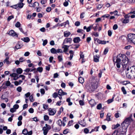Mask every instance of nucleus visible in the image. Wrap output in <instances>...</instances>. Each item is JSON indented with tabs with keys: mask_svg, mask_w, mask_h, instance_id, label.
Returning <instances> with one entry per match:
<instances>
[{
	"mask_svg": "<svg viewBox=\"0 0 135 135\" xmlns=\"http://www.w3.org/2000/svg\"><path fill=\"white\" fill-rule=\"evenodd\" d=\"M128 41L130 42L134 43L135 41V34L130 33L128 35Z\"/></svg>",
	"mask_w": 135,
	"mask_h": 135,
	"instance_id": "nucleus-4",
	"label": "nucleus"
},
{
	"mask_svg": "<svg viewBox=\"0 0 135 135\" xmlns=\"http://www.w3.org/2000/svg\"><path fill=\"white\" fill-rule=\"evenodd\" d=\"M63 45V46L62 47V48L64 49V52H66L68 50L69 46L65 45Z\"/></svg>",
	"mask_w": 135,
	"mask_h": 135,
	"instance_id": "nucleus-10",
	"label": "nucleus"
},
{
	"mask_svg": "<svg viewBox=\"0 0 135 135\" xmlns=\"http://www.w3.org/2000/svg\"><path fill=\"white\" fill-rule=\"evenodd\" d=\"M118 27V26L117 24H115L113 27V29L114 30L117 29Z\"/></svg>",
	"mask_w": 135,
	"mask_h": 135,
	"instance_id": "nucleus-61",
	"label": "nucleus"
},
{
	"mask_svg": "<svg viewBox=\"0 0 135 135\" xmlns=\"http://www.w3.org/2000/svg\"><path fill=\"white\" fill-rule=\"evenodd\" d=\"M43 108L45 110L47 109L48 108V106L47 105L45 104H43Z\"/></svg>",
	"mask_w": 135,
	"mask_h": 135,
	"instance_id": "nucleus-36",
	"label": "nucleus"
},
{
	"mask_svg": "<svg viewBox=\"0 0 135 135\" xmlns=\"http://www.w3.org/2000/svg\"><path fill=\"white\" fill-rule=\"evenodd\" d=\"M133 11V9H132V11H131L128 14V15H126L125 16V17H129L130 16V14H135V11Z\"/></svg>",
	"mask_w": 135,
	"mask_h": 135,
	"instance_id": "nucleus-23",
	"label": "nucleus"
},
{
	"mask_svg": "<svg viewBox=\"0 0 135 135\" xmlns=\"http://www.w3.org/2000/svg\"><path fill=\"white\" fill-rule=\"evenodd\" d=\"M14 18V16L13 15H12L8 17L7 18V21H9L11 19Z\"/></svg>",
	"mask_w": 135,
	"mask_h": 135,
	"instance_id": "nucleus-44",
	"label": "nucleus"
},
{
	"mask_svg": "<svg viewBox=\"0 0 135 135\" xmlns=\"http://www.w3.org/2000/svg\"><path fill=\"white\" fill-rule=\"evenodd\" d=\"M80 22L78 21L75 22V25L77 26H79L80 25Z\"/></svg>",
	"mask_w": 135,
	"mask_h": 135,
	"instance_id": "nucleus-58",
	"label": "nucleus"
},
{
	"mask_svg": "<svg viewBox=\"0 0 135 135\" xmlns=\"http://www.w3.org/2000/svg\"><path fill=\"white\" fill-rule=\"evenodd\" d=\"M121 90L124 94H127L126 91L124 87H122Z\"/></svg>",
	"mask_w": 135,
	"mask_h": 135,
	"instance_id": "nucleus-29",
	"label": "nucleus"
},
{
	"mask_svg": "<svg viewBox=\"0 0 135 135\" xmlns=\"http://www.w3.org/2000/svg\"><path fill=\"white\" fill-rule=\"evenodd\" d=\"M89 130L87 128H85L84 129V132L86 134L88 133H89Z\"/></svg>",
	"mask_w": 135,
	"mask_h": 135,
	"instance_id": "nucleus-53",
	"label": "nucleus"
},
{
	"mask_svg": "<svg viewBox=\"0 0 135 135\" xmlns=\"http://www.w3.org/2000/svg\"><path fill=\"white\" fill-rule=\"evenodd\" d=\"M51 128V127L50 126H47V127H44L43 128V129H46L49 131Z\"/></svg>",
	"mask_w": 135,
	"mask_h": 135,
	"instance_id": "nucleus-33",
	"label": "nucleus"
},
{
	"mask_svg": "<svg viewBox=\"0 0 135 135\" xmlns=\"http://www.w3.org/2000/svg\"><path fill=\"white\" fill-rule=\"evenodd\" d=\"M121 126L122 130L121 129L119 130L120 134H124L125 133L126 129L129 126V125L124 122L123 121L121 124Z\"/></svg>",
	"mask_w": 135,
	"mask_h": 135,
	"instance_id": "nucleus-2",
	"label": "nucleus"
},
{
	"mask_svg": "<svg viewBox=\"0 0 135 135\" xmlns=\"http://www.w3.org/2000/svg\"><path fill=\"white\" fill-rule=\"evenodd\" d=\"M132 115H130L129 117L126 118L124 121L129 126L131 123L133 121V120L132 118Z\"/></svg>",
	"mask_w": 135,
	"mask_h": 135,
	"instance_id": "nucleus-5",
	"label": "nucleus"
},
{
	"mask_svg": "<svg viewBox=\"0 0 135 135\" xmlns=\"http://www.w3.org/2000/svg\"><path fill=\"white\" fill-rule=\"evenodd\" d=\"M69 53L70 54V60H71L73 58L74 54V52L72 50H70L69 51Z\"/></svg>",
	"mask_w": 135,
	"mask_h": 135,
	"instance_id": "nucleus-22",
	"label": "nucleus"
},
{
	"mask_svg": "<svg viewBox=\"0 0 135 135\" xmlns=\"http://www.w3.org/2000/svg\"><path fill=\"white\" fill-rule=\"evenodd\" d=\"M49 114L50 115H54L56 113V111L55 109L49 108L48 109Z\"/></svg>",
	"mask_w": 135,
	"mask_h": 135,
	"instance_id": "nucleus-7",
	"label": "nucleus"
},
{
	"mask_svg": "<svg viewBox=\"0 0 135 135\" xmlns=\"http://www.w3.org/2000/svg\"><path fill=\"white\" fill-rule=\"evenodd\" d=\"M79 103L81 105H83L84 104V102L82 100H80L79 101Z\"/></svg>",
	"mask_w": 135,
	"mask_h": 135,
	"instance_id": "nucleus-51",
	"label": "nucleus"
},
{
	"mask_svg": "<svg viewBox=\"0 0 135 135\" xmlns=\"http://www.w3.org/2000/svg\"><path fill=\"white\" fill-rule=\"evenodd\" d=\"M120 126V125L118 123L116 125H113L112 126V129H115Z\"/></svg>",
	"mask_w": 135,
	"mask_h": 135,
	"instance_id": "nucleus-18",
	"label": "nucleus"
},
{
	"mask_svg": "<svg viewBox=\"0 0 135 135\" xmlns=\"http://www.w3.org/2000/svg\"><path fill=\"white\" fill-rule=\"evenodd\" d=\"M17 90L19 92H21L22 91V88L21 87L19 86L17 88Z\"/></svg>",
	"mask_w": 135,
	"mask_h": 135,
	"instance_id": "nucleus-56",
	"label": "nucleus"
},
{
	"mask_svg": "<svg viewBox=\"0 0 135 135\" xmlns=\"http://www.w3.org/2000/svg\"><path fill=\"white\" fill-rule=\"evenodd\" d=\"M47 2V0H41V3L42 4H44L46 3Z\"/></svg>",
	"mask_w": 135,
	"mask_h": 135,
	"instance_id": "nucleus-45",
	"label": "nucleus"
},
{
	"mask_svg": "<svg viewBox=\"0 0 135 135\" xmlns=\"http://www.w3.org/2000/svg\"><path fill=\"white\" fill-rule=\"evenodd\" d=\"M69 130L68 129H66L63 131V133L64 134H66L69 132Z\"/></svg>",
	"mask_w": 135,
	"mask_h": 135,
	"instance_id": "nucleus-28",
	"label": "nucleus"
},
{
	"mask_svg": "<svg viewBox=\"0 0 135 135\" xmlns=\"http://www.w3.org/2000/svg\"><path fill=\"white\" fill-rule=\"evenodd\" d=\"M116 58L117 67L119 68L120 64L121 65L124 70H127L126 73L127 77L131 78L133 76L135 78V66H132L130 68L128 67V59L126 56L124 54H119Z\"/></svg>",
	"mask_w": 135,
	"mask_h": 135,
	"instance_id": "nucleus-1",
	"label": "nucleus"
},
{
	"mask_svg": "<svg viewBox=\"0 0 135 135\" xmlns=\"http://www.w3.org/2000/svg\"><path fill=\"white\" fill-rule=\"evenodd\" d=\"M1 106L3 108H5L6 105L5 104L2 103L1 104Z\"/></svg>",
	"mask_w": 135,
	"mask_h": 135,
	"instance_id": "nucleus-64",
	"label": "nucleus"
},
{
	"mask_svg": "<svg viewBox=\"0 0 135 135\" xmlns=\"http://www.w3.org/2000/svg\"><path fill=\"white\" fill-rule=\"evenodd\" d=\"M80 41V39L79 37H75L73 39V41L75 43H78Z\"/></svg>",
	"mask_w": 135,
	"mask_h": 135,
	"instance_id": "nucleus-12",
	"label": "nucleus"
},
{
	"mask_svg": "<svg viewBox=\"0 0 135 135\" xmlns=\"http://www.w3.org/2000/svg\"><path fill=\"white\" fill-rule=\"evenodd\" d=\"M57 51V53H62L63 52L62 51V50L61 49H57L56 50Z\"/></svg>",
	"mask_w": 135,
	"mask_h": 135,
	"instance_id": "nucleus-63",
	"label": "nucleus"
},
{
	"mask_svg": "<svg viewBox=\"0 0 135 135\" xmlns=\"http://www.w3.org/2000/svg\"><path fill=\"white\" fill-rule=\"evenodd\" d=\"M40 92L41 94L44 95L45 93V91L44 89H40Z\"/></svg>",
	"mask_w": 135,
	"mask_h": 135,
	"instance_id": "nucleus-54",
	"label": "nucleus"
},
{
	"mask_svg": "<svg viewBox=\"0 0 135 135\" xmlns=\"http://www.w3.org/2000/svg\"><path fill=\"white\" fill-rule=\"evenodd\" d=\"M21 48V45L20 44L16 45L15 47V51H16V49H15V48L16 49H20Z\"/></svg>",
	"mask_w": 135,
	"mask_h": 135,
	"instance_id": "nucleus-34",
	"label": "nucleus"
},
{
	"mask_svg": "<svg viewBox=\"0 0 135 135\" xmlns=\"http://www.w3.org/2000/svg\"><path fill=\"white\" fill-rule=\"evenodd\" d=\"M25 76L24 75H20L19 76H18V78H22V79L23 80L25 79Z\"/></svg>",
	"mask_w": 135,
	"mask_h": 135,
	"instance_id": "nucleus-59",
	"label": "nucleus"
},
{
	"mask_svg": "<svg viewBox=\"0 0 135 135\" xmlns=\"http://www.w3.org/2000/svg\"><path fill=\"white\" fill-rule=\"evenodd\" d=\"M93 25L94 24L88 27L86 29V31L87 32H89L90 31V30L92 28V27H93Z\"/></svg>",
	"mask_w": 135,
	"mask_h": 135,
	"instance_id": "nucleus-26",
	"label": "nucleus"
},
{
	"mask_svg": "<svg viewBox=\"0 0 135 135\" xmlns=\"http://www.w3.org/2000/svg\"><path fill=\"white\" fill-rule=\"evenodd\" d=\"M108 51V50L107 48H105L103 52L104 54H106L107 53Z\"/></svg>",
	"mask_w": 135,
	"mask_h": 135,
	"instance_id": "nucleus-55",
	"label": "nucleus"
},
{
	"mask_svg": "<svg viewBox=\"0 0 135 135\" xmlns=\"http://www.w3.org/2000/svg\"><path fill=\"white\" fill-rule=\"evenodd\" d=\"M58 94L59 95H63L67 94V93L66 92H64L61 89H60L58 92Z\"/></svg>",
	"mask_w": 135,
	"mask_h": 135,
	"instance_id": "nucleus-14",
	"label": "nucleus"
},
{
	"mask_svg": "<svg viewBox=\"0 0 135 135\" xmlns=\"http://www.w3.org/2000/svg\"><path fill=\"white\" fill-rule=\"evenodd\" d=\"M119 132L118 130H115L114 132L112 135H117V133Z\"/></svg>",
	"mask_w": 135,
	"mask_h": 135,
	"instance_id": "nucleus-46",
	"label": "nucleus"
},
{
	"mask_svg": "<svg viewBox=\"0 0 135 135\" xmlns=\"http://www.w3.org/2000/svg\"><path fill=\"white\" fill-rule=\"evenodd\" d=\"M84 32V30L80 29H78L77 31V32L78 33H83Z\"/></svg>",
	"mask_w": 135,
	"mask_h": 135,
	"instance_id": "nucleus-48",
	"label": "nucleus"
},
{
	"mask_svg": "<svg viewBox=\"0 0 135 135\" xmlns=\"http://www.w3.org/2000/svg\"><path fill=\"white\" fill-rule=\"evenodd\" d=\"M58 59L59 61H61L63 60L62 55L59 56H58Z\"/></svg>",
	"mask_w": 135,
	"mask_h": 135,
	"instance_id": "nucleus-38",
	"label": "nucleus"
},
{
	"mask_svg": "<svg viewBox=\"0 0 135 135\" xmlns=\"http://www.w3.org/2000/svg\"><path fill=\"white\" fill-rule=\"evenodd\" d=\"M99 127H96L94 128V129H92L91 130V131L90 132V133L92 132H93V131H98V128H99Z\"/></svg>",
	"mask_w": 135,
	"mask_h": 135,
	"instance_id": "nucleus-27",
	"label": "nucleus"
},
{
	"mask_svg": "<svg viewBox=\"0 0 135 135\" xmlns=\"http://www.w3.org/2000/svg\"><path fill=\"white\" fill-rule=\"evenodd\" d=\"M80 58L84 59V55L83 54V53L82 52H80Z\"/></svg>",
	"mask_w": 135,
	"mask_h": 135,
	"instance_id": "nucleus-52",
	"label": "nucleus"
},
{
	"mask_svg": "<svg viewBox=\"0 0 135 135\" xmlns=\"http://www.w3.org/2000/svg\"><path fill=\"white\" fill-rule=\"evenodd\" d=\"M78 80L79 82L81 84L83 83L84 82V79L82 77L79 78H78Z\"/></svg>",
	"mask_w": 135,
	"mask_h": 135,
	"instance_id": "nucleus-19",
	"label": "nucleus"
},
{
	"mask_svg": "<svg viewBox=\"0 0 135 135\" xmlns=\"http://www.w3.org/2000/svg\"><path fill=\"white\" fill-rule=\"evenodd\" d=\"M37 71L40 73H41L43 71V68L42 67H39L37 69Z\"/></svg>",
	"mask_w": 135,
	"mask_h": 135,
	"instance_id": "nucleus-35",
	"label": "nucleus"
},
{
	"mask_svg": "<svg viewBox=\"0 0 135 135\" xmlns=\"http://www.w3.org/2000/svg\"><path fill=\"white\" fill-rule=\"evenodd\" d=\"M10 76H11L13 77L14 78H16L17 76H18V75L16 73H13L12 74H11L10 75Z\"/></svg>",
	"mask_w": 135,
	"mask_h": 135,
	"instance_id": "nucleus-32",
	"label": "nucleus"
},
{
	"mask_svg": "<svg viewBox=\"0 0 135 135\" xmlns=\"http://www.w3.org/2000/svg\"><path fill=\"white\" fill-rule=\"evenodd\" d=\"M111 116V114L110 113H108L107 114V118L105 119V120H107L108 121H109L110 120V117Z\"/></svg>",
	"mask_w": 135,
	"mask_h": 135,
	"instance_id": "nucleus-17",
	"label": "nucleus"
},
{
	"mask_svg": "<svg viewBox=\"0 0 135 135\" xmlns=\"http://www.w3.org/2000/svg\"><path fill=\"white\" fill-rule=\"evenodd\" d=\"M22 133L23 134L26 135L27 134L28 131L27 129H25L23 130Z\"/></svg>",
	"mask_w": 135,
	"mask_h": 135,
	"instance_id": "nucleus-31",
	"label": "nucleus"
},
{
	"mask_svg": "<svg viewBox=\"0 0 135 135\" xmlns=\"http://www.w3.org/2000/svg\"><path fill=\"white\" fill-rule=\"evenodd\" d=\"M89 103L91 105V107H93V106L95 105L96 104L95 100L93 99H91L89 101Z\"/></svg>",
	"mask_w": 135,
	"mask_h": 135,
	"instance_id": "nucleus-11",
	"label": "nucleus"
},
{
	"mask_svg": "<svg viewBox=\"0 0 135 135\" xmlns=\"http://www.w3.org/2000/svg\"><path fill=\"white\" fill-rule=\"evenodd\" d=\"M50 52L51 53L53 54H55L57 53L56 50L54 48H52L50 50Z\"/></svg>",
	"mask_w": 135,
	"mask_h": 135,
	"instance_id": "nucleus-20",
	"label": "nucleus"
},
{
	"mask_svg": "<svg viewBox=\"0 0 135 135\" xmlns=\"http://www.w3.org/2000/svg\"><path fill=\"white\" fill-rule=\"evenodd\" d=\"M102 107V105L101 103L99 104L97 106V109H100Z\"/></svg>",
	"mask_w": 135,
	"mask_h": 135,
	"instance_id": "nucleus-39",
	"label": "nucleus"
},
{
	"mask_svg": "<svg viewBox=\"0 0 135 135\" xmlns=\"http://www.w3.org/2000/svg\"><path fill=\"white\" fill-rule=\"evenodd\" d=\"M57 124L59 126H61L62 125V122L61 119H59L57 122Z\"/></svg>",
	"mask_w": 135,
	"mask_h": 135,
	"instance_id": "nucleus-25",
	"label": "nucleus"
},
{
	"mask_svg": "<svg viewBox=\"0 0 135 135\" xmlns=\"http://www.w3.org/2000/svg\"><path fill=\"white\" fill-rule=\"evenodd\" d=\"M19 107V106L18 104H15L13 106V108L16 110L18 109Z\"/></svg>",
	"mask_w": 135,
	"mask_h": 135,
	"instance_id": "nucleus-57",
	"label": "nucleus"
},
{
	"mask_svg": "<svg viewBox=\"0 0 135 135\" xmlns=\"http://www.w3.org/2000/svg\"><path fill=\"white\" fill-rule=\"evenodd\" d=\"M129 22V20L127 18H125L123 21V23H128Z\"/></svg>",
	"mask_w": 135,
	"mask_h": 135,
	"instance_id": "nucleus-40",
	"label": "nucleus"
},
{
	"mask_svg": "<svg viewBox=\"0 0 135 135\" xmlns=\"http://www.w3.org/2000/svg\"><path fill=\"white\" fill-rule=\"evenodd\" d=\"M86 88L89 92H91L97 88V86L94 83H92L90 85H87Z\"/></svg>",
	"mask_w": 135,
	"mask_h": 135,
	"instance_id": "nucleus-3",
	"label": "nucleus"
},
{
	"mask_svg": "<svg viewBox=\"0 0 135 135\" xmlns=\"http://www.w3.org/2000/svg\"><path fill=\"white\" fill-rule=\"evenodd\" d=\"M29 112L30 113H33L34 112V110L32 108H30L29 110Z\"/></svg>",
	"mask_w": 135,
	"mask_h": 135,
	"instance_id": "nucleus-62",
	"label": "nucleus"
},
{
	"mask_svg": "<svg viewBox=\"0 0 135 135\" xmlns=\"http://www.w3.org/2000/svg\"><path fill=\"white\" fill-rule=\"evenodd\" d=\"M16 71L17 74H20L22 73V70L21 68H19L17 69Z\"/></svg>",
	"mask_w": 135,
	"mask_h": 135,
	"instance_id": "nucleus-21",
	"label": "nucleus"
},
{
	"mask_svg": "<svg viewBox=\"0 0 135 135\" xmlns=\"http://www.w3.org/2000/svg\"><path fill=\"white\" fill-rule=\"evenodd\" d=\"M7 33L9 35L12 36H16L17 37L18 36L17 34L13 30H11L9 31Z\"/></svg>",
	"mask_w": 135,
	"mask_h": 135,
	"instance_id": "nucleus-8",
	"label": "nucleus"
},
{
	"mask_svg": "<svg viewBox=\"0 0 135 135\" xmlns=\"http://www.w3.org/2000/svg\"><path fill=\"white\" fill-rule=\"evenodd\" d=\"M9 59V56H7L6 57V58L4 59L3 61V62L4 63H6L7 64H10V62L8 60Z\"/></svg>",
	"mask_w": 135,
	"mask_h": 135,
	"instance_id": "nucleus-16",
	"label": "nucleus"
},
{
	"mask_svg": "<svg viewBox=\"0 0 135 135\" xmlns=\"http://www.w3.org/2000/svg\"><path fill=\"white\" fill-rule=\"evenodd\" d=\"M11 83L8 80V81H7L6 83V85L7 86H9L11 84Z\"/></svg>",
	"mask_w": 135,
	"mask_h": 135,
	"instance_id": "nucleus-60",
	"label": "nucleus"
},
{
	"mask_svg": "<svg viewBox=\"0 0 135 135\" xmlns=\"http://www.w3.org/2000/svg\"><path fill=\"white\" fill-rule=\"evenodd\" d=\"M47 43V41L46 39L43 41L42 45L44 46H45Z\"/></svg>",
	"mask_w": 135,
	"mask_h": 135,
	"instance_id": "nucleus-43",
	"label": "nucleus"
},
{
	"mask_svg": "<svg viewBox=\"0 0 135 135\" xmlns=\"http://www.w3.org/2000/svg\"><path fill=\"white\" fill-rule=\"evenodd\" d=\"M64 36L66 37L69 36L70 35L71 33L69 31H66L64 32Z\"/></svg>",
	"mask_w": 135,
	"mask_h": 135,
	"instance_id": "nucleus-15",
	"label": "nucleus"
},
{
	"mask_svg": "<svg viewBox=\"0 0 135 135\" xmlns=\"http://www.w3.org/2000/svg\"><path fill=\"white\" fill-rule=\"evenodd\" d=\"M99 55H96L94 56V60L95 62H98L99 61Z\"/></svg>",
	"mask_w": 135,
	"mask_h": 135,
	"instance_id": "nucleus-9",
	"label": "nucleus"
},
{
	"mask_svg": "<svg viewBox=\"0 0 135 135\" xmlns=\"http://www.w3.org/2000/svg\"><path fill=\"white\" fill-rule=\"evenodd\" d=\"M72 41V39L71 38H65L64 40L62 45H65L66 44H71Z\"/></svg>",
	"mask_w": 135,
	"mask_h": 135,
	"instance_id": "nucleus-6",
	"label": "nucleus"
},
{
	"mask_svg": "<svg viewBox=\"0 0 135 135\" xmlns=\"http://www.w3.org/2000/svg\"><path fill=\"white\" fill-rule=\"evenodd\" d=\"M53 97L55 98H56L57 97V93H54L52 95Z\"/></svg>",
	"mask_w": 135,
	"mask_h": 135,
	"instance_id": "nucleus-50",
	"label": "nucleus"
},
{
	"mask_svg": "<svg viewBox=\"0 0 135 135\" xmlns=\"http://www.w3.org/2000/svg\"><path fill=\"white\" fill-rule=\"evenodd\" d=\"M42 130L44 131V135H46L47 134V133H48V131H47V130L46 129H43Z\"/></svg>",
	"mask_w": 135,
	"mask_h": 135,
	"instance_id": "nucleus-49",
	"label": "nucleus"
},
{
	"mask_svg": "<svg viewBox=\"0 0 135 135\" xmlns=\"http://www.w3.org/2000/svg\"><path fill=\"white\" fill-rule=\"evenodd\" d=\"M49 117L47 115H45L44 116V119L45 120H48L49 119Z\"/></svg>",
	"mask_w": 135,
	"mask_h": 135,
	"instance_id": "nucleus-42",
	"label": "nucleus"
},
{
	"mask_svg": "<svg viewBox=\"0 0 135 135\" xmlns=\"http://www.w3.org/2000/svg\"><path fill=\"white\" fill-rule=\"evenodd\" d=\"M114 98V97H113L111 99H109L107 101V103L108 104H109L112 103L113 100V99Z\"/></svg>",
	"mask_w": 135,
	"mask_h": 135,
	"instance_id": "nucleus-37",
	"label": "nucleus"
},
{
	"mask_svg": "<svg viewBox=\"0 0 135 135\" xmlns=\"http://www.w3.org/2000/svg\"><path fill=\"white\" fill-rule=\"evenodd\" d=\"M21 25L20 23L18 22H17L16 23L15 26L16 27H19Z\"/></svg>",
	"mask_w": 135,
	"mask_h": 135,
	"instance_id": "nucleus-41",
	"label": "nucleus"
},
{
	"mask_svg": "<svg viewBox=\"0 0 135 135\" xmlns=\"http://www.w3.org/2000/svg\"><path fill=\"white\" fill-rule=\"evenodd\" d=\"M17 5L18 7L20 8H22L23 7L24 4L22 3H19L17 4Z\"/></svg>",
	"mask_w": 135,
	"mask_h": 135,
	"instance_id": "nucleus-24",
	"label": "nucleus"
},
{
	"mask_svg": "<svg viewBox=\"0 0 135 135\" xmlns=\"http://www.w3.org/2000/svg\"><path fill=\"white\" fill-rule=\"evenodd\" d=\"M29 99L31 102H33L34 101L33 99V96L32 95H31L29 97Z\"/></svg>",
	"mask_w": 135,
	"mask_h": 135,
	"instance_id": "nucleus-47",
	"label": "nucleus"
},
{
	"mask_svg": "<svg viewBox=\"0 0 135 135\" xmlns=\"http://www.w3.org/2000/svg\"><path fill=\"white\" fill-rule=\"evenodd\" d=\"M38 6L39 3L38 2H34L32 5H29V7H33L34 8L37 7Z\"/></svg>",
	"mask_w": 135,
	"mask_h": 135,
	"instance_id": "nucleus-13",
	"label": "nucleus"
},
{
	"mask_svg": "<svg viewBox=\"0 0 135 135\" xmlns=\"http://www.w3.org/2000/svg\"><path fill=\"white\" fill-rule=\"evenodd\" d=\"M30 38L28 37H25L23 38V41L25 42H28L30 41Z\"/></svg>",
	"mask_w": 135,
	"mask_h": 135,
	"instance_id": "nucleus-30",
	"label": "nucleus"
}]
</instances>
